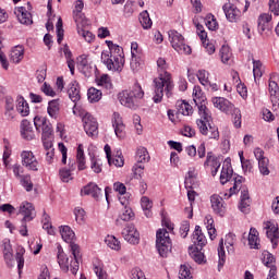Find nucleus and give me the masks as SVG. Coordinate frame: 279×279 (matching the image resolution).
Segmentation results:
<instances>
[{
  "label": "nucleus",
  "instance_id": "57",
  "mask_svg": "<svg viewBox=\"0 0 279 279\" xmlns=\"http://www.w3.org/2000/svg\"><path fill=\"white\" fill-rule=\"evenodd\" d=\"M220 58H221V62H223V64H228V62L230 61V58H232V52H230V47H228V46L221 47Z\"/></svg>",
  "mask_w": 279,
  "mask_h": 279
},
{
  "label": "nucleus",
  "instance_id": "47",
  "mask_svg": "<svg viewBox=\"0 0 279 279\" xmlns=\"http://www.w3.org/2000/svg\"><path fill=\"white\" fill-rule=\"evenodd\" d=\"M20 184H22L27 193L34 191V183L32 182V175L29 174H23L20 179Z\"/></svg>",
  "mask_w": 279,
  "mask_h": 279
},
{
  "label": "nucleus",
  "instance_id": "25",
  "mask_svg": "<svg viewBox=\"0 0 279 279\" xmlns=\"http://www.w3.org/2000/svg\"><path fill=\"white\" fill-rule=\"evenodd\" d=\"M192 241L194 245H196L195 247H198L201 250L204 247V245H206L207 240H206V235H204V232H202V227L199 226L195 227Z\"/></svg>",
  "mask_w": 279,
  "mask_h": 279
},
{
  "label": "nucleus",
  "instance_id": "31",
  "mask_svg": "<svg viewBox=\"0 0 279 279\" xmlns=\"http://www.w3.org/2000/svg\"><path fill=\"white\" fill-rule=\"evenodd\" d=\"M134 219V211L132 208L124 207V209L120 213L118 219L116 220V226H123L121 221H132Z\"/></svg>",
  "mask_w": 279,
  "mask_h": 279
},
{
  "label": "nucleus",
  "instance_id": "16",
  "mask_svg": "<svg viewBox=\"0 0 279 279\" xmlns=\"http://www.w3.org/2000/svg\"><path fill=\"white\" fill-rule=\"evenodd\" d=\"M211 102L214 107L220 110V112H225V114H230L234 110V105L223 97H214Z\"/></svg>",
  "mask_w": 279,
  "mask_h": 279
},
{
  "label": "nucleus",
  "instance_id": "39",
  "mask_svg": "<svg viewBox=\"0 0 279 279\" xmlns=\"http://www.w3.org/2000/svg\"><path fill=\"white\" fill-rule=\"evenodd\" d=\"M177 110L178 114H183V117H191L193 114V106L186 101L178 102Z\"/></svg>",
  "mask_w": 279,
  "mask_h": 279
},
{
  "label": "nucleus",
  "instance_id": "30",
  "mask_svg": "<svg viewBox=\"0 0 279 279\" xmlns=\"http://www.w3.org/2000/svg\"><path fill=\"white\" fill-rule=\"evenodd\" d=\"M24 56H25V49L23 48V46H15L11 50L10 60L14 64H19V62L23 60Z\"/></svg>",
  "mask_w": 279,
  "mask_h": 279
},
{
  "label": "nucleus",
  "instance_id": "15",
  "mask_svg": "<svg viewBox=\"0 0 279 279\" xmlns=\"http://www.w3.org/2000/svg\"><path fill=\"white\" fill-rule=\"evenodd\" d=\"M71 247V254L74 258V260H71L70 263V271L75 276L77 271H80V258H82V255L80 254V245L71 242L70 243Z\"/></svg>",
  "mask_w": 279,
  "mask_h": 279
},
{
  "label": "nucleus",
  "instance_id": "52",
  "mask_svg": "<svg viewBox=\"0 0 279 279\" xmlns=\"http://www.w3.org/2000/svg\"><path fill=\"white\" fill-rule=\"evenodd\" d=\"M232 117V121H233V125L234 128L239 129L241 128V109L233 107V109L231 110V112L229 113Z\"/></svg>",
  "mask_w": 279,
  "mask_h": 279
},
{
  "label": "nucleus",
  "instance_id": "12",
  "mask_svg": "<svg viewBox=\"0 0 279 279\" xmlns=\"http://www.w3.org/2000/svg\"><path fill=\"white\" fill-rule=\"evenodd\" d=\"M241 4H223L222 10L225 12L227 21L229 23H238V21H241Z\"/></svg>",
  "mask_w": 279,
  "mask_h": 279
},
{
  "label": "nucleus",
  "instance_id": "9",
  "mask_svg": "<svg viewBox=\"0 0 279 279\" xmlns=\"http://www.w3.org/2000/svg\"><path fill=\"white\" fill-rule=\"evenodd\" d=\"M22 167H25L28 171H38L40 163L32 150H23L21 153Z\"/></svg>",
  "mask_w": 279,
  "mask_h": 279
},
{
  "label": "nucleus",
  "instance_id": "6",
  "mask_svg": "<svg viewBox=\"0 0 279 279\" xmlns=\"http://www.w3.org/2000/svg\"><path fill=\"white\" fill-rule=\"evenodd\" d=\"M168 36L170 38V44L174 51H178L181 54L190 56L192 53L191 46L186 45V41L184 40V36L182 34L178 33V31H170L168 33Z\"/></svg>",
  "mask_w": 279,
  "mask_h": 279
},
{
  "label": "nucleus",
  "instance_id": "11",
  "mask_svg": "<svg viewBox=\"0 0 279 279\" xmlns=\"http://www.w3.org/2000/svg\"><path fill=\"white\" fill-rule=\"evenodd\" d=\"M7 267H14V250L9 239H4L0 245Z\"/></svg>",
  "mask_w": 279,
  "mask_h": 279
},
{
  "label": "nucleus",
  "instance_id": "3",
  "mask_svg": "<svg viewBox=\"0 0 279 279\" xmlns=\"http://www.w3.org/2000/svg\"><path fill=\"white\" fill-rule=\"evenodd\" d=\"M145 97V92H143V87L138 83L132 87L131 90H124L119 94V101L121 106H125V108H130L131 110H136L138 108V99H143Z\"/></svg>",
  "mask_w": 279,
  "mask_h": 279
},
{
  "label": "nucleus",
  "instance_id": "26",
  "mask_svg": "<svg viewBox=\"0 0 279 279\" xmlns=\"http://www.w3.org/2000/svg\"><path fill=\"white\" fill-rule=\"evenodd\" d=\"M15 14L17 16V21L22 25H32V13H29L28 10L25 9V7L17 8Z\"/></svg>",
  "mask_w": 279,
  "mask_h": 279
},
{
  "label": "nucleus",
  "instance_id": "59",
  "mask_svg": "<svg viewBox=\"0 0 279 279\" xmlns=\"http://www.w3.org/2000/svg\"><path fill=\"white\" fill-rule=\"evenodd\" d=\"M94 274H96L98 279H108V272L104 270V265L100 263L94 264Z\"/></svg>",
  "mask_w": 279,
  "mask_h": 279
},
{
  "label": "nucleus",
  "instance_id": "13",
  "mask_svg": "<svg viewBox=\"0 0 279 279\" xmlns=\"http://www.w3.org/2000/svg\"><path fill=\"white\" fill-rule=\"evenodd\" d=\"M254 156L258 162V169L262 175H269V159L265 157V151L260 148H255Z\"/></svg>",
  "mask_w": 279,
  "mask_h": 279
},
{
  "label": "nucleus",
  "instance_id": "14",
  "mask_svg": "<svg viewBox=\"0 0 279 279\" xmlns=\"http://www.w3.org/2000/svg\"><path fill=\"white\" fill-rule=\"evenodd\" d=\"M19 213L23 216L22 221H34L36 219V209L29 202H23L20 205Z\"/></svg>",
  "mask_w": 279,
  "mask_h": 279
},
{
  "label": "nucleus",
  "instance_id": "23",
  "mask_svg": "<svg viewBox=\"0 0 279 279\" xmlns=\"http://www.w3.org/2000/svg\"><path fill=\"white\" fill-rule=\"evenodd\" d=\"M241 196H240V205L239 208L241 213H250V204H251V198H250V191L247 190L246 186L241 187Z\"/></svg>",
  "mask_w": 279,
  "mask_h": 279
},
{
  "label": "nucleus",
  "instance_id": "34",
  "mask_svg": "<svg viewBox=\"0 0 279 279\" xmlns=\"http://www.w3.org/2000/svg\"><path fill=\"white\" fill-rule=\"evenodd\" d=\"M82 10H84V1L77 0L73 10V19L76 24L84 21V13H82Z\"/></svg>",
  "mask_w": 279,
  "mask_h": 279
},
{
  "label": "nucleus",
  "instance_id": "37",
  "mask_svg": "<svg viewBox=\"0 0 279 279\" xmlns=\"http://www.w3.org/2000/svg\"><path fill=\"white\" fill-rule=\"evenodd\" d=\"M16 111L21 114V117L29 116V104H27V100H25V98H17Z\"/></svg>",
  "mask_w": 279,
  "mask_h": 279
},
{
  "label": "nucleus",
  "instance_id": "50",
  "mask_svg": "<svg viewBox=\"0 0 279 279\" xmlns=\"http://www.w3.org/2000/svg\"><path fill=\"white\" fill-rule=\"evenodd\" d=\"M49 215L45 214L44 218L41 220L43 229L47 231L48 234L53 235L56 234V230L53 229V226L51 225Z\"/></svg>",
  "mask_w": 279,
  "mask_h": 279
},
{
  "label": "nucleus",
  "instance_id": "1",
  "mask_svg": "<svg viewBox=\"0 0 279 279\" xmlns=\"http://www.w3.org/2000/svg\"><path fill=\"white\" fill-rule=\"evenodd\" d=\"M169 69V64L167 60L162 57L157 59V70L159 76L154 80V104H160L162 98L165 97V93L167 97H171L173 95V80H171V74L167 72Z\"/></svg>",
  "mask_w": 279,
  "mask_h": 279
},
{
  "label": "nucleus",
  "instance_id": "42",
  "mask_svg": "<svg viewBox=\"0 0 279 279\" xmlns=\"http://www.w3.org/2000/svg\"><path fill=\"white\" fill-rule=\"evenodd\" d=\"M101 90L95 88V87H90L87 90V99L90 104H97V101L101 100Z\"/></svg>",
  "mask_w": 279,
  "mask_h": 279
},
{
  "label": "nucleus",
  "instance_id": "29",
  "mask_svg": "<svg viewBox=\"0 0 279 279\" xmlns=\"http://www.w3.org/2000/svg\"><path fill=\"white\" fill-rule=\"evenodd\" d=\"M248 245L252 250H260V239H258V230L256 228L250 229Z\"/></svg>",
  "mask_w": 279,
  "mask_h": 279
},
{
  "label": "nucleus",
  "instance_id": "32",
  "mask_svg": "<svg viewBox=\"0 0 279 279\" xmlns=\"http://www.w3.org/2000/svg\"><path fill=\"white\" fill-rule=\"evenodd\" d=\"M58 263L62 269V271H69L71 269V264L69 263V257L62 251V246H58Z\"/></svg>",
  "mask_w": 279,
  "mask_h": 279
},
{
  "label": "nucleus",
  "instance_id": "17",
  "mask_svg": "<svg viewBox=\"0 0 279 279\" xmlns=\"http://www.w3.org/2000/svg\"><path fill=\"white\" fill-rule=\"evenodd\" d=\"M210 204L215 215L219 217H225L226 215V202L218 194H214L210 196Z\"/></svg>",
  "mask_w": 279,
  "mask_h": 279
},
{
  "label": "nucleus",
  "instance_id": "21",
  "mask_svg": "<svg viewBox=\"0 0 279 279\" xmlns=\"http://www.w3.org/2000/svg\"><path fill=\"white\" fill-rule=\"evenodd\" d=\"M264 228L266 230V236L272 243V247L276 248L279 239L278 227L271 222H266Z\"/></svg>",
  "mask_w": 279,
  "mask_h": 279
},
{
  "label": "nucleus",
  "instance_id": "19",
  "mask_svg": "<svg viewBox=\"0 0 279 279\" xmlns=\"http://www.w3.org/2000/svg\"><path fill=\"white\" fill-rule=\"evenodd\" d=\"M204 167H205V169L209 167L210 171H211V175L215 177V175H217V173L219 171V167H221V161L219 160V158L214 156L213 151H209V153H207V157L204 162Z\"/></svg>",
  "mask_w": 279,
  "mask_h": 279
},
{
  "label": "nucleus",
  "instance_id": "48",
  "mask_svg": "<svg viewBox=\"0 0 279 279\" xmlns=\"http://www.w3.org/2000/svg\"><path fill=\"white\" fill-rule=\"evenodd\" d=\"M105 243L110 247V250H116V252L121 250V242L114 235H108Z\"/></svg>",
  "mask_w": 279,
  "mask_h": 279
},
{
  "label": "nucleus",
  "instance_id": "22",
  "mask_svg": "<svg viewBox=\"0 0 279 279\" xmlns=\"http://www.w3.org/2000/svg\"><path fill=\"white\" fill-rule=\"evenodd\" d=\"M131 69L133 71H138L140 66H141V53L138 52V44L136 41H133L131 44Z\"/></svg>",
  "mask_w": 279,
  "mask_h": 279
},
{
  "label": "nucleus",
  "instance_id": "45",
  "mask_svg": "<svg viewBox=\"0 0 279 279\" xmlns=\"http://www.w3.org/2000/svg\"><path fill=\"white\" fill-rule=\"evenodd\" d=\"M140 23H141L143 29H150V27H151V25H154V23L151 22V17H149V12L143 11L140 14Z\"/></svg>",
  "mask_w": 279,
  "mask_h": 279
},
{
  "label": "nucleus",
  "instance_id": "2",
  "mask_svg": "<svg viewBox=\"0 0 279 279\" xmlns=\"http://www.w3.org/2000/svg\"><path fill=\"white\" fill-rule=\"evenodd\" d=\"M198 113L203 118V120H196V125L201 134L207 136L209 140L219 141V128L209 123L210 111H208V107L206 105L198 106Z\"/></svg>",
  "mask_w": 279,
  "mask_h": 279
},
{
  "label": "nucleus",
  "instance_id": "4",
  "mask_svg": "<svg viewBox=\"0 0 279 279\" xmlns=\"http://www.w3.org/2000/svg\"><path fill=\"white\" fill-rule=\"evenodd\" d=\"M156 248L161 258H167L171 252V238L167 229H159L156 233Z\"/></svg>",
  "mask_w": 279,
  "mask_h": 279
},
{
  "label": "nucleus",
  "instance_id": "56",
  "mask_svg": "<svg viewBox=\"0 0 279 279\" xmlns=\"http://www.w3.org/2000/svg\"><path fill=\"white\" fill-rule=\"evenodd\" d=\"M5 114L7 117H11V119H14V116H12V112H14V98L11 96L5 97Z\"/></svg>",
  "mask_w": 279,
  "mask_h": 279
},
{
  "label": "nucleus",
  "instance_id": "44",
  "mask_svg": "<svg viewBox=\"0 0 279 279\" xmlns=\"http://www.w3.org/2000/svg\"><path fill=\"white\" fill-rule=\"evenodd\" d=\"M136 161L138 165H143V162H149V153L147 148L140 147L136 151Z\"/></svg>",
  "mask_w": 279,
  "mask_h": 279
},
{
  "label": "nucleus",
  "instance_id": "41",
  "mask_svg": "<svg viewBox=\"0 0 279 279\" xmlns=\"http://www.w3.org/2000/svg\"><path fill=\"white\" fill-rule=\"evenodd\" d=\"M263 73H265L263 62L260 60L253 59V75L255 82L256 80H260L263 77Z\"/></svg>",
  "mask_w": 279,
  "mask_h": 279
},
{
  "label": "nucleus",
  "instance_id": "10",
  "mask_svg": "<svg viewBox=\"0 0 279 279\" xmlns=\"http://www.w3.org/2000/svg\"><path fill=\"white\" fill-rule=\"evenodd\" d=\"M122 236L131 245H138L141 242V234L134 225H126L122 230Z\"/></svg>",
  "mask_w": 279,
  "mask_h": 279
},
{
  "label": "nucleus",
  "instance_id": "53",
  "mask_svg": "<svg viewBox=\"0 0 279 279\" xmlns=\"http://www.w3.org/2000/svg\"><path fill=\"white\" fill-rule=\"evenodd\" d=\"M236 235L228 233L225 239V245L227 247L228 254H234V239Z\"/></svg>",
  "mask_w": 279,
  "mask_h": 279
},
{
  "label": "nucleus",
  "instance_id": "61",
  "mask_svg": "<svg viewBox=\"0 0 279 279\" xmlns=\"http://www.w3.org/2000/svg\"><path fill=\"white\" fill-rule=\"evenodd\" d=\"M123 13L126 19H130L134 14V1L128 0L125 2Z\"/></svg>",
  "mask_w": 279,
  "mask_h": 279
},
{
  "label": "nucleus",
  "instance_id": "58",
  "mask_svg": "<svg viewBox=\"0 0 279 279\" xmlns=\"http://www.w3.org/2000/svg\"><path fill=\"white\" fill-rule=\"evenodd\" d=\"M268 90L270 93L271 101H274V97L276 99H278V97H279L278 83H276L275 81L269 80Z\"/></svg>",
  "mask_w": 279,
  "mask_h": 279
},
{
  "label": "nucleus",
  "instance_id": "63",
  "mask_svg": "<svg viewBox=\"0 0 279 279\" xmlns=\"http://www.w3.org/2000/svg\"><path fill=\"white\" fill-rule=\"evenodd\" d=\"M179 279H193V276H191V270L185 265H181L179 270Z\"/></svg>",
  "mask_w": 279,
  "mask_h": 279
},
{
  "label": "nucleus",
  "instance_id": "35",
  "mask_svg": "<svg viewBox=\"0 0 279 279\" xmlns=\"http://www.w3.org/2000/svg\"><path fill=\"white\" fill-rule=\"evenodd\" d=\"M89 160H90V169L94 173H101V167H104V162L94 153H89Z\"/></svg>",
  "mask_w": 279,
  "mask_h": 279
},
{
  "label": "nucleus",
  "instance_id": "51",
  "mask_svg": "<svg viewBox=\"0 0 279 279\" xmlns=\"http://www.w3.org/2000/svg\"><path fill=\"white\" fill-rule=\"evenodd\" d=\"M218 268L221 269L226 265V250L223 248V239L220 240L218 246Z\"/></svg>",
  "mask_w": 279,
  "mask_h": 279
},
{
  "label": "nucleus",
  "instance_id": "40",
  "mask_svg": "<svg viewBox=\"0 0 279 279\" xmlns=\"http://www.w3.org/2000/svg\"><path fill=\"white\" fill-rule=\"evenodd\" d=\"M190 256L193 258L195 263L202 265L204 263V253H202V248L199 247H189Z\"/></svg>",
  "mask_w": 279,
  "mask_h": 279
},
{
  "label": "nucleus",
  "instance_id": "54",
  "mask_svg": "<svg viewBox=\"0 0 279 279\" xmlns=\"http://www.w3.org/2000/svg\"><path fill=\"white\" fill-rule=\"evenodd\" d=\"M243 177H236L234 179V184L232 187L229 189V197H232V195L236 194L238 191H241L243 189Z\"/></svg>",
  "mask_w": 279,
  "mask_h": 279
},
{
  "label": "nucleus",
  "instance_id": "36",
  "mask_svg": "<svg viewBox=\"0 0 279 279\" xmlns=\"http://www.w3.org/2000/svg\"><path fill=\"white\" fill-rule=\"evenodd\" d=\"M60 234L65 243H73L75 241V232L69 226L60 227Z\"/></svg>",
  "mask_w": 279,
  "mask_h": 279
},
{
  "label": "nucleus",
  "instance_id": "8",
  "mask_svg": "<svg viewBox=\"0 0 279 279\" xmlns=\"http://www.w3.org/2000/svg\"><path fill=\"white\" fill-rule=\"evenodd\" d=\"M83 128L87 136H90L92 138L99 134V123L90 113H85L83 117Z\"/></svg>",
  "mask_w": 279,
  "mask_h": 279
},
{
  "label": "nucleus",
  "instance_id": "7",
  "mask_svg": "<svg viewBox=\"0 0 279 279\" xmlns=\"http://www.w3.org/2000/svg\"><path fill=\"white\" fill-rule=\"evenodd\" d=\"M34 125L38 132H41V138H51L53 129L47 118L37 116L34 118Z\"/></svg>",
  "mask_w": 279,
  "mask_h": 279
},
{
  "label": "nucleus",
  "instance_id": "27",
  "mask_svg": "<svg viewBox=\"0 0 279 279\" xmlns=\"http://www.w3.org/2000/svg\"><path fill=\"white\" fill-rule=\"evenodd\" d=\"M81 195H90L94 199H99L101 196V189L95 183H89L81 190Z\"/></svg>",
  "mask_w": 279,
  "mask_h": 279
},
{
  "label": "nucleus",
  "instance_id": "20",
  "mask_svg": "<svg viewBox=\"0 0 279 279\" xmlns=\"http://www.w3.org/2000/svg\"><path fill=\"white\" fill-rule=\"evenodd\" d=\"M21 136L24 141H34L36 138V134L34 133V126H32V122L27 120H23L21 122Z\"/></svg>",
  "mask_w": 279,
  "mask_h": 279
},
{
  "label": "nucleus",
  "instance_id": "24",
  "mask_svg": "<svg viewBox=\"0 0 279 279\" xmlns=\"http://www.w3.org/2000/svg\"><path fill=\"white\" fill-rule=\"evenodd\" d=\"M68 95L73 104H77L82 99V94L80 93V83L77 81H72L68 88Z\"/></svg>",
  "mask_w": 279,
  "mask_h": 279
},
{
  "label": "nucleus",
  "instance_id": "62",
  "mask_svg": "<svg viewBox=\"0 0 279 279\" xmlns=\"http://www.w3.org/2000/svg\"><path fill=\"white\" fill-rule=\"evenodd\" d=\"M208 75H209V73L206 70H199L197 72L198 81L201 82V84L203 86H208V84H210V81H208Z\"/></svg>",
  "mask_w": 279,
  "mask_h": 279
},
{
  "label": "nucleus",
  "instance_id": "38",
  "mask_svg": "<svg viewBox=\"0 0 279 279\" xmlns=\"http://www.w3.org/2000/svg\"><path fill=\"white\" fill-rule=\"evenodd\" d=\"M47 112L51 119H58V114L60 112V102L58 99H53L48 102Z\"/></svg>",
  "mask_w": 279,
  "mask_h": 279
},
{
  "label": "nucleus",
  "instance_id": "49",
  "mask_svg": "<svg viewBox=\"0 0 279 279\" xmlns=\"http://www.w3.org/2000/svg\"><path fill=\"white\" fill-rule=\"evenodd\" d=\"M25 254V248L23 246L17 247L15 260L17 263V269L21 271L23 267H25V258L23 257Z\"/></svg>",
  "mask_w": 279,
  "mask_h": 279
},
{
  "label": "nucleus",
  "instance_id": "33",
  "mask_svg": "<svg viewBox=\"0 0 279 279\" xmlns=\"http://www.w3.org/2000/svg\"><path fill=\"white\" fill-rule=\"evenodd\" d=\"M76 162L78 171L86 169V156L84 155V145L80 144L76 150Z\"/></svg>",
  "mask_w": 279,
  "mask_h": 279
},
{
  "label": "nucleus",
  "instance_id": "64",
  "mask_svg": "<svg viewBox=\"0 0 279 279\" xmlns=\"http://www.w3.org/2000/svg\"><path fill=\"white\" fill-rule=\"evenodd\" d=\"M131 279H146L145 272L141 268H133L130 274Z\"/></svg>",
  "mask_w": 279,
  "mask_h": 279
},
{
  "label": "nucleus",
  "instance_id": "5",
  "mask_svg": "<svg viewBox=\"0 0 279 279\" xmlns=\"http://www.w3.org/2000/svg\"><path fill=\"white\" fill-rule=\"evenodd\" d=\"M101 62L112 73H121L125 65V56H110L108 52L101 53Z\"/></svg>",
  "mask_w": 279,
  "mask_h": 279
},
{
  "label": "nucleus",
  "instance_id": "43",
  "mask_svg": "<svg viewBox=\"0 0 279 279\" xmlns=\"http://www.w3.org/2000/svg\"><path fill=\"white\" fill-rule=\"evenodd\" d=\"M77 66H78V71H81L83 75H85V77H90V75L93 74V66L88 64V60L82 59L78 62Z\"/></svg>",
  "mask_w": 279,
  "mask_h": 279
},
{
  "label": "nucleus",
  "instance_id": "55",
  "mask_svg": "<svg viewBox=\"0 0 279 279\" xmlns=\"http://www.w3.org/2000/svg\"><path fill=\"white\" fill-rule=\"evenodd\" d=\"M98 86H101L106 90H112V82H110V76L108 74H104L98 80Z\"/></svg>",
  "mask_w": 279,
  "mask_h": 279
},
{
  "label": "nucleus",
  "instance_id": "28",
  "mask_svg": "<svg viewBox=\"0 0 279 279\" xmlns=\"http://www.w3.org/2000/svg\"><path fill=\"white\" fill-rule=\"evenodd\" d=\"M231 179H232V167L230 166V162H228V159H226L220 173V183L228 184V182H230Z\"/></svg>",
  "mask_w": 279,
  "mask_h": 279
},
{
  "label": "nucleus",
  "instance_id": "18",
  "mask_svg": "<svg viewBox=\"0 0 279 279\" xmlns=\"http://www.w3.org/2000/svg\"><path fill=\"white\" fill-rule=\"evenodd\" d=\"M112 128L118 138H125V124H123V118L119 112H114L112 116Z\"/></svg>",
  "mask_w": 279,
  "mask_h": 279
},
{
  "label": "nucleus",
  "instance_id": "60",
  "mask_svg": "<svg viewBox=\"0 0 279 279\" xmlns=\"http://www.w3.org/2000/svg\"><path fill=\"white\" fill-rule=\"evenodd\" d=\"M76 27H77V34L82 36L86 40V43H90L92 40H95V36L93 35L92 32L84 31V28H80V23L76 24Z\"/></svg>",
  "mask_w": 279,
  "mask_h": 279
},
{
  "label": "nucleus",
  "instance_id": "46",
  "mask_svg": "<svg viewBox=\"0 0 279 279\" xmlns=\"http://www.w3.org/2000/svg\"><path fill=\"white\" fill-rule=\"evenodd\" d=\"M106 44L107 47H109V51H107L109 56H124L123 48L121 46L116 45L111 40H107Z\"/></svg>",
  "mask_w": 279,
  "mask_h": 279
}]
</instances>
